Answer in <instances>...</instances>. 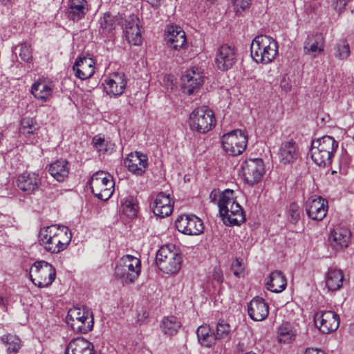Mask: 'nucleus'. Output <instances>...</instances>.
Returning a JSON list of instances; mask_svg holds the SVG:
<instances>
[{"mask_svg": "<svg viewBox=\"0 0 354 354\" xmlns=\"http://www.w3.org/2000/svg\"><path fill=\"white\" fill-rule=\"evenodd\" d=\"M339 169H340V172L341 173H345L346 171V169H347V162H344V164H341L340 167H339Z\"/></svg>", "mask_w": 354, "mask_h": 354, "instance_id": "6e6d98bb", "label": "nucleus"}, {"mask_svg": "<svg viewBox=\"0 0 354 354\" xmlns=\"http://www.w3.org/2000/svg\"><path fill=\"white\" fill-rule=\"evenodd\" d=\"M92 193L102 201L108 200L114 192V181L112 176L103 171L95 173L89 180Z\"/></svg>", "mask_w": 354, "mask_h": 354, "instance_id": "1a4fd4ad", "label": "nucleus"}, {"mask_svg": "<svg viewBox=\"0 0 354 354\" xmlns=\"http://www.w3.org/2000/svg\"><path fill=\"white\" fill-rule=\"evenodd\" d=\"M237 60L236 50L232 46L223 44L215 54V64L218 69L226 71L234 65Z\"/></svg>", "mask_w": 354, "mask_h": 354, "instance_id": "4468645a", "label": "nucleus"}, {"mask_svg": "<svg viewBox=\"0 0 354 354\" xmlns=\"http://www.w3.org/2000/svg\"><path fill=\"white\" fill-rule=\"evenodd\" d=\"M289 214L291 217L292 221L296 223L300 218L299 212V206L297 204L292 203L290 206Z\"/></svg>", "mask_w": 354, "mask_h": 354, "instance_id": "8fccbe9b", "label": "nucleus"}, {"mask_svg": "<svg viewBox=\"0 0 354 354\" xmlns=\"http://www.w3.org/2000/svg\"><path fill=\"white\" fill-rule=\"evenodd\" d=\"M314 321L316 327L323 334H330L336 331L339 326V317L332 310L317 312Z\"/></svg>", "mask_w": 354, "mask_h": 354, "instance_id": "9b49d317", "label": "nucleus"}, {"mask_svg": "<svg viewBox=\"0 0 354 354\" xmlns=\"http://www.w3.org/2000/svg\"><path fill=\"white\" fill-rule=\"evenodd\" d=\"M277 335L280 343L290 344L295 339L297 333L291 324L286 322L279 326Z\"/></svg>", "mask_w": 354, "mask_h": 354, "instance_id": "ea45409f", "label": "nucleus"}, {"mask_svg": "<svg viewBox=\"0 0 354 354\" xmlns=\"http://www.w3.org/2000/svg\"><path fill=\"white\" fill-rule=\"evenodd\" d=\"M41 184L39 174L35 172H24L17 179V187L21 191L32 194L38 190Z\"/></svg>", "mask_w": 354, "mask_h": 354, "instance_id": "4be33fe9", "label": "nucleus"}, {"mask_svg": "<svg viewBox=\"0 0 354 354\" xmlns=\"http://www.w3.org/2000/svg\"><path fill=\"white\" fill-rule=\"evenodd\" d=\"M249 7V1H232V6H230L236 15L241 14L243 11Z\"/></svg>", "mask_w": 354, "mask_h": 354, "instance_id": "09e8293b", "label": "nucleus"}, {"mask_svg": "<svg viewBox=\"0 0 354 354\" xmlns=\"http://www.w3.org/2000/svg\"><path fill=\"white\" fill-rule=\"evenodd\" d=\"M1 138H2V136H1V134L0 133V141L1 140Z\"/></svg>", "mask_w": 354, "mask_h": 354, "instance_id": "052dcab7", "label": "nucleus"}, {"mask_svg": "<svg viewBox=\"0 0 354 354\" xmlns=\"http://www.w3.org/2000/svg\"><path fill=\"white\" fill-rule=\"evenodd\" d=\"M212 278L218 283H222L223 282V272L221 268L216 267L214 268L212 272Z\"/></svg>", "mask_w": 354, "mask_h": 354, "instance_id": "3c124183", "label": "nucleus"}, {"mask_svg": "<svg viewBox=\"0 0 354 354\" xmlns=\"http://www.w3.org/2000/svg\"><path fill=\"white\" fill-rule=\"evenodd\" d=\"M48 171L56 180L64 182L69 174V162L64 159L57 160L49 165Z\"/></svg>", "mask_w": 354, "mask_h": 354, "instance_id": "c756f323", "label": "nucleus"}, {"mask_svg": "<svg viewBox=\"0 0 354 354\" xmlns=\"http://www.w3.org/2000/svg\"><path fill=\"white\" fill-rule=\"evenodd\" d=\"M266 286L268 290L272 292H281L286 288V279L280 271H273L267 280Z\"/></svg>", "mask_w": 354, "mask_h": 354, "instance_id": "72a5a7b5", "label": "nucleus"}, {"mask_svg": "<svg viewBox=\"0 0 354 354\" xmlns=\"http://www.w3.org/2000/svg\"><path fill=\"white\" fill-rule=\"evenodd\" d=\"M305 354H326L325 352L321 349L308 348L306 350Z\"/></svg>", "mask_w": 354, "mask_h": 354, "instance_id": "864d4df0", "label": "nucleus"}, {"mask_svg": "<svg viewBox=\"0 0 354 354\" xmlns=\"http://www.w3.org/2000/svg\"><path fill=\"white\" fill-rule=\"evenodd\" d=\"M141 273V261L131 254L122 256L116 263L114 277L124 286L133 283Z\"/></svg>", "mask_w": 354, "mask_h": 354, "instance_id": "f03ea898", "label": "nucleus"}, {"mask_svg": "<svg viewBox=\"0 0 354 354\" xmlns=\"http://www.w3.org/2000/svg\"><path fill=\"white\" fill-rule=\"evenodd\" d=\"M231 213L223 221L226 225H240L245 220L243 210L238 203H232Z\"/></svg>", "mask_w": 354, "mask_h": 354, "instance_id": "58836bf2", "label": "nucleus"}, {"mask_svg": "<svg viewBox=\"0 0 354 354\" xmlns=\"http://www.w3.org/2000/svg\"><path fill=\"white\" fill-rule=\"evenodd\" d=\"M277 52V43L272 37L267 35L255 37L250 45L251 57L257 63L266 64L272 62Z\"/></svg>", "mask_w": 354, "mask_h": 354, "instance_id": "7ed1b4c3", "label": "nucleus"}, {"mask_svg": "<svg viewBox=\"0 0 354 354\" xmlns=\"http://www.w3.org/2000/svg\"><path fill=\"white\" fill-rule=\"evenodd\" d=\"M178 230L187 235H199L203 232V223L195 215H181L176 221Z\"/></svg>", "mask_w": 354, "mask_h": 354, "instance_id": "2eb2a0df", "label": "nucleus"}, {"mask_svg": "<svg viewBox=\"0 0 354 354\" xmlns=\"http://www.w3.org/2000/svg\"><path fill=\"white\" fill-rule=\"evenodd\" d=\"M17 48H19V55L23 61L27 63H30L32 61V48L29 42L20 43L15 47L16 50Z\"/></svg>", "mask_w": 354, "mask_h": 354, "instance_id": "c03bdc74", "label": "nucleus"}, {"mask_svg": "<svg viewBox=\"0 0 354 354\" xmlns=\"http://www.w3.org/2000/svg\"><path fill=\"white\" fill-rule=\"evenodd\" d=\"M306 209L309 218L322 221L328 211V201L322 196H312L306 201Z\"/></svg>", "mask_w": 354, "mask_h": 354, "instance_id": "a211bd4d", "label": "nucleus"}, {"mask_svg": "<svg viewBox=\"0 0 354 354\" xmlns=\"http://www.w3.org/2000/svg\"><path fill=\"white\" fill-rule=\"evenodd\" d=\"M66 322L73 331L85 334L93 329V315L87 308L73 307L68 310Z\"/></svg>", "mask_w": 354, "mask_h": 354, "instance_id": "6e6552de", "label": "nucleus"}, {"mask_svg": "<svg viewBox=\"0 0 354 354\" xmlns=\"http://www.w3.org/2000/svg\"><path fill=\"white\" fill-rule=\"evenodd\" d=\"M95 64L94 60L91 57L78 58L73 68L75 76L81 80L90 78L95 73Z\"/></svg>", "mask_w": 354, "mask_h": 354, "instance_id": "bb28decb", "label": "nucleus"}, {"mask_svg": "<svg viewBox=\"0 0 354 354\" xmlns=\"http://www.w3.org/2000/svg\"><path fill=\"white\" fill-rule=\"evenodd\" d=\"M198 343L203 347L211 348L216 344L214 332L207 324H202L196 330Z\"/></svg>", "mask_w": 354, "mask_h": 354, "instance_id": "2f4dec72", "label": "nucleus"}, {"mask_svg": "<svg viewBox=\"0 0 354 354\" xmlns=\"http://www.w3.org/2000/svg\"><path fill=\"white\" fill-rule=\"evenodd\" d=\"M351 241V233L346 227H337L332 230L328 237V243L335 251H342L347 248Z\"/></svg>", "mask_w": 354, "mask_h": 354, "instance_id": "dca6fc26", "label": "nucleus"}, {"mask_svg": "<svg viewBox=\"0 0 354 354\" xmlns=\"http://www.w3.org/2000/svg\"><path fill=\"white\" fill-rule=\"evenodd\" d=\"M1 344L6 347L8 354H16L21 346V341L15 335L7 334L0 337Z\"/></svg>", "mask_w": 354, "mask_h": 354, "instance_id": "4c0bfd02", "label": "nucleus"}, {"mask_svg": "<svg viewBox=\"0 0 354 354\" xmlns=\"http://www.w3.org/2000/svg\"><path fill=\"white\" fill-rule=\"evenodd\" d=\"M337 148L338 142L331 136L313 140L310 148L312 160L319 166L329 165Z\"/></svg>", "mask_w": 354, "mask_h": 354, "instance_id": "20e7f679", "label": "nucleus"}, {"mask_svg": "<svg viewBox=\"0 0 354 354\" xmlns=\"http://www.w3.org/2000/svg\"><path fill=\"white\" fill-rule=\"evenodd\" d=\"M39 126L36 121L31 118H24L21 120L19 133L26 138H30L37 133Z\"/></svg>", "mask_w": 354, "mask_h": 354, "instance_id": "a19ab883", "label": "nucleus"}, {"mask_svg": "<svg viewBox=\"0 0 354 354\" xmlns=\"http://www.w3.org/2000/svg\"><path fill=\"white\" fill-rule=\"evenodd\" d=\"M189 127L192 130L200 133L211 131L216 124L214 111L206 106L194 109L189 115Z\"/></svg>", "mask_w": 354, "mask_h": 354, "instance_id": "423d86ee", "label": "nucleus"}, {"mask_svg": "<svg viewBox=\"0 0 354 354\" xmlns=\"http://www.w3.org/2000/svg\"><path fill=\"white\" fill-rule=\"evenodd\" d=\"M136 354H151V352L146 348H141L138 350Z\"/></svg>", "mask_w": 354, "mask_h": 354, "instance_id": "5fc2aeb1", "label": "nucleus"}, {"mask_svg": "<svg viewBox=\"0 0 354 354\" xmlns=\"http://www.w3.org/2000/svg\"><path fill=\"white\" fill-rule=\"evenodd\" d=\"M156 263L161 272L167 274H176L181 268L182 256L174 245H165L157 252Z\"/></svg>", "mask_w": 354, "mask_h": 354, "instance_id": "39448f33", "label": "nucleus"}, {"mask_svg": "<svg viewBox=\"0 0 354 354\" xmlns=\"http://www.w3.org/2000/svg\"><path fill=\"white\" fill-rule=\"evenodd\" d=\"M53 86L51 82L44 79H39L31 86L30 93L37 100L46 102L52 96Z\"/></svg>", "mask_w": 354, "mask_h": 354, "instance_id": "cd10ccee", "label": "nucleus"}, {"mask_svg": "<svg viewBox=\"0 0 354 354\" xmlns=\"http://www.w3.org/2000/svg\"><path fill=\"white\" fill-rule=\"evenodd\" d=\"M248 313L250 317L254 321H262L269 314L268 304L261 297L252 299L248 306Z\"/></svg>", "mask_w": 354, "mask_h": 354, "instance_id": "393cba45", "label": "nucleus"}, {"mask_svg": "<svg viewBox=\"0 0 354 354\" xmlns=\"http://www.w3.org/2000/svg\"><path fill=\"white\" fill-rule=\"evenodd\" d=\"M174 209V201L170 194L160 192L154 200L153 212L154 214L160 218L169 216Z\"/></svg>", "mask_w": 354, "mask_h": 354, "instance_id": "412c9836", "label": "nucleus"}, {"mask_svg": "<svg viewBox=\"0 0 354 354\" xmlns=\"http://www.w3.org/2000/svg\"><path fill=\"white\" fill-rule=\"evenodd\" d=\"M122 213L129 218H133L137 216L139 206L138 200L132 196H128L120 201Z\"/></svg>", "mask_w": 354, "mask_h": 354, "instance_id": "e433bc0d", "label": "nucleus"}, {"mask_svg": "<svg viewBox=\"0 0 354 354\" xmlns=\"http://www.w3.org/2000/svg\"><path fill=\"white\" fill-rule=\"evenodd\" d=\"M245 354H256V353H253V352H248V353H245Z\"/></svg>", "mask_w": 354, "mask_h": 354, "instance_id": "13d9d810", "label": "nucleus"}, {"mask_svg": "<svg viewBox=\"0 0 354 354\" xmlns=\"http://www.w3.org/2000/svg\"><path fill=\"white\" fill-rule=\"evenodd\" d=\"M121 23H123L122 19H120L118 17H113L109 12L105 13L104 17L100 20V28L104 33L111 32L115 29L117 24Z\"/></svg>", "mask_w": 354, "mask_h": 354, "instance_id": "79ce46f5", "label": "nucleus"}, {"mask_svg": "<svg viewBox=\"0 0 354 354\" xmlns=\"http://www.w3.org/2000/svg\"><path fill=\"white\" fill-rule=\"evenodd\" d=\"M349 44L345 39L339 41L334 48V55L336 58L344 60L350 55Z\"/></svg>", "mask_w": 354, "mask_h": 354, "instance_id": "37998d69", "label": "nucleus"}, {"mask_svg": "<svg viewBox=\"0 0 354 354\" xmlns=\"http://www.w3.org/2000/svg\"><path fill=\"white\" fill-rule=\"evenodd\" d=\"M343 279L341 270H330L326 275V286L330 291H336L342 287Z\"/></svg>", "mask_w": 354, "mask_h": 354, "instance_id": "c9c22d12", "label": "nucleus"}, {"mask_svg": "<svg viewBox=\"0 0 354 354\" xmlns=\"http://www.w3.org/2000/svg\"><path fill=\"white\" fill-rule=\"evenodd\" d=\"M204 82L203 75L198 68L188 69L181 77L183 93L192 95L198 92Z\"/></svg>", "mask_w": 354, "mask_h": 354, "instance_id": "ddd939ff", "label": "nucleus"}, {"mask_svg": "<svg viewBox=\"0 0 354 354\" xmlns=\"http://www.w3.org/2000/svg\"><path fill=\"white\" fill-rule=\"evenodd\" d=\"M230 331V326L227 322L223 320L219 321L216 324V331L214 332L216 340L219 341L229 338Z\"/></svg>", "mask_w": 354, "mask_h": 354, "instance_id": "a18cd8bd", "label": "nucleus"}, {"mask_svg": "<svg viewBox=\"0 0 354 354\" xmlns=\"http://www.w3.org/2000/svg\"><path fill=\"white\" fill-rule=\"evenodd\" d=\"M72 234L66 226L52 225L44 227L39 234V241L46 251L57 254L64 250L71 243Z\"/></svg>", "mask_w": 354, "mask_h": 354, "instance_id": "f257e3e1", "label": "nucleus"}, {"mask_svg": "<svg viewBox=\"0 0 354 354\" xmlns=\"http://www.w3.org/2000/svg\"><path fill=\"white\" fill-rule=\"evenodd\" d=\"M232 203H236L234 198V191L227 189L221 194L218 202L219 213L223 220L231 213Z\"/></svg>", "mask_w": 354, "mask_h": 354, "instance_id": "473e14b6", "label": "nucleus"}, {"mask_svg": "<svg viewBox=\"0 0 354 354\" xmlns=\"http://www.w3.org/2000/svg\"><path fill=\"white\" fill-rule=\"evenodd\" d=\"M181 326L180 321L173 315L164 317L160 324L161 331L169 336L176 335Z\"/></svg>", "mask_w": 354, "mask_h": 354, "instance_id": "f704fd0d", "label": "nucleus"}, {"mask_svg": "<svg viewBox=\"0 0 354 354\" xmlns=\"http://www.w3.org/2000/svg\"><path fill=\"white\" fill-rule=\"evenodd\" d=\"M248 144V136L240 129L232 131L223 136L222 145L224 151L230 156L241 154Z\"/></svg>", "mask_w": 354, "mask_h": 354, "instance_id": "9d476101", "label": "nucleus"}, {"mask_svg": "<svg viewBox=\"0 0 354 354\" xmlns=\"http://www.w3.org/2000/svg\"><path fill=\"white\" fill-rule=\"evenodd\" d=\"M231 269L236 277H242L244 276V268L241 259H236L232 263Z\"/></svg>", "mask_w": 354, "mask_h": 354, "instance_id": "de8ad7c7", "label": "nucleus"}, {"mask_svg": "<svg viewBox=\"0 0 354 354\" xmlns=\"http://www.w3.org/2000/svg\"><path fill=\"white\" fill-rule=\"evenodd\" d=\"M124 165L129 171L137 176H141L147 168V157L140 152L131 153L124 160Z\"/></svg>", "mask_w": 354, "mask_h": 354, "instance_id": "b1692460", "label": "nucleus"}, {"mask_svg": "<svg viewBox=\"0 0 354 354\" xmlns=\"http://www.w3.org/2000/svg\"><path fill=\"white\" fill-rule=\"evenodd\" d=\"M152 6H158V4H157V3H156V4H152Z\"/></svg>", "mask_w": 354, "mask_h": 354, "instance_id": "bf43d9fd", "label": "nucleus"}, {"mask_svg": "<svg viewBox=\"0 0 354 354\" xmlns=\"http://www.w3.org/2000/svg\"><path fill=\"white\" fill-rule=\"evenodd\" d=\"M65 354H95L94 346L84 337L73 338L66 347Z\"/></svg>", "mask_w": 354, "mask_h": 354, "instance_id": "a878e982", "label": "nucleus"}, {"mask_svg": "<svg viewBox=\"0 0 354 354\" xmlns=\"http://www.w3.org/2000/svg\"><path fill=\"white\" fill-rule=\"evenodd\" d=\"M186 35L181 27L176 25H169L166 27L165 41L171 50L178 51L186 44Z\"/></svg>", "mask_w": 354, "mask_h": 354, "instance_id": "f3484780", "label": "nucleus"}, {"mask_svg": "<svg viewBox=\"0 0 354 354\" xmlns=\"http://www.w3.org/2000/svg\"><path fill=\"white\" fill-rule=\"evenodd\" d=\"M92 143L95 149L99 152L105 153L109 151V145L108 142L104 140V138L95 136L93 138Z\"/></svg>", "mask_w": 354, "mask_h": 354, "instance_id": "49530a36", "label": "nucleus"}, {"mask_svg": "<svg viewBox=\"0 0 354 354\" xmlns=\"http://www.w3.org/2000/svg\"><path fill=\"white\" fill-rule=\"evenodd\" d=\"M241 172L249 184L259 183L265 173L263 161L261 158L249 159L241 164Z\"/></svg>", "mask_w": 354, "mask_h": 354, "instance_id": "f8f14e48", "label": "nucleus"}, {"mask_svg": "<svg viewBox=\"0 0 354 354\" xmlns=\"http://www.w3.org/2000/svg\"><path fill=\"white\" fill-rule=\"evenodd\" d=\"M213 196H214V199H215V197H216V194L214 193V192H212V193L210 194V198L212 199H213Z\"/></svg>", "mask_w": 354, "mask_h": 354, "instance_id": "4d7b16f0", "label": "nucleus"}, {"mask_svg": "<svg viewBox=\"0 0 354 354\" xmlns=\"http://www.w3.org/2000/svg\"><path fill=\"white\" fill-rule=\"evenodd\" d=\"M298 156L299 147L295 140H290L281 143L278 151V158L281 163L291 164L297 159Z\"/></svg>", "mask_w": 354, "mask_h": 354, "instance_id": "5701e85b", "label": "nucleus"}, {"mask_svg": "<svg viewBox=\"0 0 354 354\" xmlns=\"http://www.w3.org/2000/svg\"><path fill=\"white\" fill-rule=\"evenodd\" d=\"M124 26V35L131 44L138 46L142 44V37L139 25V19L137 16L132 15L123 20Z\"/></svg>", "mask_w": 354, "mask_h": 354, "instance_id": "6ab92c4d", "label": "nucleus"}, {"mask_svg": "<svg viewBox=\"0 0 354 354\" xmlns=\"http://www.w3.org/2000/svg\"><path fill=\"white\" fill-rule=\"evenodd\" d=\"M346 6L345 1H333L332 4V7L337 10L339 12H341L344 10Z\"/></svg>", "mask_w": 354, "mask_h": 354, "instance_id": "603ef678", "label": "nucleus"}, {"mask_svg": "<svg viewBox=\"0 0 354 354\" xmlns=\"http://www.w3.org/2000/svg\"><path fill=\"white\" fill-rule=\"evenodd\" d=\"M306 54L316 57L324 50V38L322 34L309 35L304 46Z\"/></svg>", "mask_w": 354, "mask_h": 354, "instance_id": "c85d7f7f", "label": "nucleus"}, {"mask_svg": "<svg viewBox=\"0 0 354 354\" xmlns=\"http://www.w3.org/2000/svg\"><path fill=\"white\" fill-rule=\"evenodd\" d=\"M30 279L39 288L49 287L56 277L55 267L47 261H35L30 268Z\"/></svg>", "mask_w": 354, "mask_h": 354, "instance_id": "0eeeda50", "label": "nucleus"}, {"mask_svg": "<svg viewBox=\"0 0 354 354\" xmlns=\"http://www.w3.org/2000/svg\"><path fill=\"white\" fill-rule=\"evenodd\" d=\"M127 84L124 73H113L104 80V88L108 95L116 97L124 93Z\"/></svg>", "mask_w": 354, "mask_h": 354, "instance_id": "aec40b11", "label": "nucleus"}, {"mask_svg": "<svg viewBox=\"0 0 354 354\" xmlns=\"http://www.w3.org/2000/svg\"><path fill=\"white\" fill-rule=\"evenodd\" d=\"M88 10L87 1H68L66 14L73 21L82 19Z\"/></svg>", "mask_w": 354, "mask_h": 354, "instance_id": "7c9ffc66", "label": "nucleus"}]
</instances>
